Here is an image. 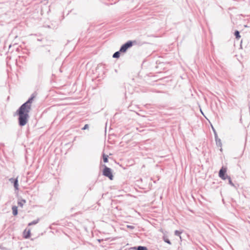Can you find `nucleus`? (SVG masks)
<instances>
[{"label": "nucleus", "mask_w": 250, "mask_h": 250, "mask_svg": "<svg viewBox=\"0 0 250 250\" xmlns=\"http://www.w3.org/2000/svg\"><path fill=\"white\" fill-rule=\"evenodd\" d=\"M34 97H31L27 102L22 104L16 113L19 115V124L20 126L25 125L28 122L29 118V113L31 110V104Z\"/></svg>", "instance_id": "nucleus-1"}, {"label": "nucleus", "mask_w": 250, "mask_h": 250, "mask_svg": "<svg viewBox=\"0 0 250 250\" xmlns=\"http://www.w3.org/2000/svg\"><path fill=\"white\" fill-rule=\"evenodd\" d=\"M103 175L106 177H107L110 180L113 179V175L112 174L111 169L104 166V168L103 170Z\"/></svg>", "instance_id": "nucleus-2"}, {"label": "nucleus", "mask_w": 250, "mask_h": 250, "mask_svg": "<svg viewBox=\"0 0 250 250\" xmlns=\"http://www.w3.org/2000/svg\"><path fill=\"white\" fill-rule=\"evenodd\" d=\"M132 46V42L131 41H128L121 46L120 51L122 53L125 52L127 49Z\"/></svg>", "instance_id": "nucleus-3"}, {"label": "nucleus", "mask_w": 250, "mask_h": 250, "mask_svg": "<svg viewBox=\"0 0 250 250\" xmlns=\"http://www.w3.org/2000/svg\"><path fill=\"white\" fill-rule=\"evenodd\" d=\"M227 170L226 168L222 167L219 171V177L223 180H225L227 179V177H226V176L227 175L225 174V173L226 172Z\"/></svg>", "instance_id": "nucleus-4"}, {"label": "nucleus", "mask_w": 250, "mask_h": 250, "mask_svg": "<svg viewBox=\"0 0 250 250\" xmlns=\"http://www.w3.org/2000/svg\"><path fill=\"white\" fill-rule=\"evenodd\" d=\"M26 203V201L25 200H19L18 202V204L21 207H22L23 205Z\"/></svg>", "instance_id": "nucleus-5"}, {"label": "nucleus", "mask_w": 250, "mask_h": 250, "mask_svg": "<svg viewBox=\"0 0 250 250\" xmlns=\"http://www.w3.org/2000/svg\"><path fill=\"white\" fill-rule=\"evenodd\" d=\"M13 214L16 215L18 214V208L16 206H13L12 207Z\"/></svg>", "instance_id": "nucleus-6"}, {"label": "nucleus", "mask_w": 250, "mask_h": 250, "mask_svg": "<svg viewBox=\"0 0 250 250\" xmlns=\"http://www.w3.org/2000/svg\"><path fill=\"white\" fill-rule=\"evenodd\" d=\"M13 183H14V186L15 189L18 190L19 189V188H18L19 185H18V180L17 178L15 179V181H14V182Z\"/></svg>", "instance_id": "nucleus-7"}, {"label": "nucleus", "mask_w": 250, "mask_h": 250, "mask_svg": "<svg viewBox=\"0 0 250 250\" xmlns=\"http://www.w3.org/2000/svg\"><path fill=\"white\" fill-rule=\"evenodd\" d=\"M103 160L104 163L108 162V155H105V154H103Z\"/></svg>", "instance_id": "nucleus-8"}, {"label": "nucleus", "mask_w": 250, "mask_h": 250, "mask_svg": "<svg viewBox=\"0 0 250 250\" xmlns=\"http://www.w3.org/2000/svg\"><path fill=\"white\" fill-rule=\"evenodd\" d=\"M121 52L119 51H117L113 55V57L114 58H118L120 57V53Z\"/></svg>", "instance_id": "nucleus-9"}, {"label": "nucleus", "mask_w": 250, "mask_h": 250, "mask_svg": "<svg viewBox=\"0 0 250 250\" xmlns=\"http://www.w3.org/2000/svg\"><path fill=\"white\" fill-rule=\"evenodd\" d=\"M226 177H227V179L229 180V184H230L232 187H234V185L232 182V181L231 180L230 177L228 175H227Z\"/></svg>", "instance_id": "nucleus-10"}, {"label": "nucleus", "mask_w": 250, "mask_h": 250, "mask_svg": "<svg viewBox=\"0 0 250 250\" xmlns=\"http://www.w3.org/2000/svg\"><path fill=\"white\" fill-rule=\"evenodd\" d=\"M39 221V219H37V220H34L30 223H29L28 224V226H31V225H35L36 224H37Z\"/></svg>", "instance_id": "nucleus-11"}, {"label": "nucleus", "mask_w": 250, "mask_h": 250, "mask_svg": "<svg viewBox=\"0 0 250 250\" xmlns=\"http://www.w3.org/2000/svg\"><path fill=\"white\" fill-rule=\"evenodd\" d=\"M215 139H216V144L219 146H221L222 145V144H221V140L220 139H217V137H215Z\"/></svg>", "instance_id": "nucleus-12"}, {"label": "nucleus", "mask_w": 250, "mask_h": 250, "mask_svg": "<svg viewBox=\"0 0 250 250\" xmlns=\"http://www.w3.org/2000/svg\"><path fill=\"white\" fill-rule=\"evenodd\" d=\"M234 35L236 39H239L240 38L239 32L238 31H236L234 33Z\"/></svg>", "instance_id": "nucleus-13"}, {"label": "nucleus", "mask_w": 250, "mask_h": 250, "mask_svg": "<svg viewBox=\"0 0 250 250\" xmlns=\"http://www.w3.org/2000/svg\"><path fill=\"white\" fill-rule=\"evenodd\" d=\"M137 250H147V248L146 247L143 246H139L138 247Z\"/></svg>", "instance_id": "nucleus-14"}, {"label": "nucleus", "mask_w": 250, "mask_h": 250, "mask_svg": "<svg viewBox=\"0 0 250 250\" xmlns=\"http://www.w3.org/2000/svg\"><path fill=\"white\" fill-rule=\"evenodd\" d=\"M174 233H175V235L180 236V238H181L180 236V234L181 233V232H180L178 230H175Z\"/></svg>", "instance_id": "nucleus-15"}, {"label": "nucleus", "mask_w": 250, "mask_h": 250, "mask_svg": "<svg viewBox=\"0 0 250 250\" xmlns=\"http://www.w3.org/2000/svg\"><path fill=\"white\" fill-rule=\"evenodd\" d=\"M29 236H30V230H28V232L27 233V235H26L25 236V237L26 238H28Z\"/></svg>", "instance_id": "nucleus-16"}, {"label": "nucleus", "mask_w": 250, "mask_h": 250, "mask_svg": "<svg viewBox=\"0 0 250 250\" xmlns=\"http://www.w3.org/2000/svg\"><path fill=\"white\" fill-rule=\"evenodd\" d=\"M88 128V125H85L84 127L82 128L83 130H85V129H86Z\"/></svg>", "instance_id": "nucleus-17"}, {"label": "nucleus", "mask_w": 250, "mask_h": 250, "mask_svg": "<svg viewBox=\"0 0 250 250\" xmlns=\"http://www.w3.org/2000/svg\"><path fill=\"white\" fill-rule=\"evenodd\" d=\"M127 228L130 229H133L134 228V227L131 225H127Z\"/></svg>", "instance_id": "nucleus-18"}, {"label": "nucleus", "mask_w": 250, "mask_h": 250, "mask_svg": "<svg viewBox=\"0 0 250 250\" xmlns=\"http://www.w3.org/2000/svg\"><path fill=\"white\" fill-rule=\"evenodd\" d=\"M15 181V179H14V178H10V179H9V181H10L11 183H14Z\"/></svg>", "instance_id": "nucleus-19"}, {"label": "nucleus", "mask_w": 250, "mask_h": 250, "mask_svg": "<svg viewBox=\"0 0 250 250\" xmlns=\"http://www.w3.org/2000/svg\"><path fill=\"white\" fill-rule=\"evenodd\" d=\"M212 129H213V132H214V134H215V137H217V134H216V131H215V129H214V128L213 127V126H212Z\"/></svg>", "instance_id": "nucleus-20"}, {"label": "nucleus", "mask_w": 250, "mask_h": 250, "mask_svg": "<svg viewBox=\"0 0 250 250\" xmlns=\"http://www.w3.org/2000/svg\"><path fill=\"white\" fill-rule=\"evenodd\" d=\"M165 241L169 244H171L170 241L168 239L165 240Z\"/></svg>", "instance_id": "nucleus-21"}, {"label": "nucleus", "mask_w": 250, "mask_h": 250, "mask_svg": "<svg viewBox=\"0 0 250 250\" xmlns=\"http://www.w3.org/2000/svg\"><path fill=\"white\" fill-rule=\"evenodd\" d=\"M201 112H202V114H203V112H202V110H200Z\"/></svg>", "instance_id": "nucleus-22"}, {"label": "nucleus", "mask_w": 250, "mask_h": 250, "mask_svg": "<svg viewBox=\"0 0 250 250\" xmlns=\"http://www.w3.org/2000/svg\"><path fill=\"white\" fill-rule=\"evenodd\" d=\"M201 112H202V114H203V112H202V110H200Z\"/></svg>", "instance_id": "nucleus-23"}, {"label": "nucleus", "mask_w": 250, "mask_h": 250, "mask_svg": "<svg viewBox=\"0 0 250 250\" xmlns=\"http://www.w3.org/2000/svg\"><path fill=\"white\" fill-rule=\"evenodd\" d=\"M201 112H202V114H203V112H202V110H200Z\"/></svg>", "instance_id": "nucleus-24"}]
</instances>
